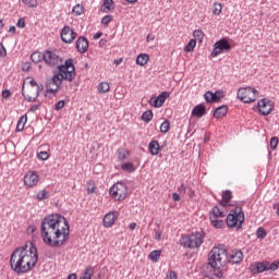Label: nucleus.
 Here are the masks:
<instances>
[{
	"mask_svg": "<svg viewBox=\"0 0 279 279\" xmlns=\"http://www.w3.org/2000/svg\"><path fill=\"white\" fill-rule=\"evenodd\" d=\"M70 228L64 216L60 214L47 215L40 223L41 239L48 247H62L69 241Z\"/></svg>",
	"mask_w": 279,
	"mask_h": 279,
	"instance_id": "obj_1",
	"label": "nucleus"
},
{
	"mask_svg": "<svg viewBox=\"0 0 279 279\" xmlns=\"http://www.w3.org/2000/svg\"><path fill=\"white\" fill-rule=\"evenodd\" d=\"M38 263V248L34 243L16 247L10 257V267L15 274H29Z\"/></svg>",
	"mask_w": 279,
	"mask_h": 279,
	"instance_id": "obj_2",
	"label": "nucleus"
},
{
	"mask_svg": "<svg viewBox=\"0 0 279 279\" xmlns=\"http://www.w3.org/2000/svg\"><path fill=\"white\" fill-rule=\"evenodd\" d=\"M59 72L54 74L46 84V97L49 93L56 95L62 87V81L72 82L75 80V65L73 59H66L64 64L58 65Z\"/></svg>",
	"mask_w": 279,
	"mask_h": 279,
	"instance_id": "obj_3",
	"label": "nucleus"
},
{
	"mask_svg": "<svg viewBox=\"0 0 279 279\" xmlns=\"http://www.w3.org/2000/svg\"><path fill=\"white\" fill-rule=\"evenodd\" d=\"M223 256L226 251L214 247L208 254V265L214 269L216 278H223Z\"/></svg>",
	"mask_w": 279,
	"mask_h": 279,
	"instance_id": "obj_4",
	"label": "nucleus"
},
{
	"mask_svg": "<svg viewBox=\"0 0 279 279\" xmlns=\"http://www.w3.org/2000/svg\"><path fill=\"white\" fill-rule=\"evenodd\" d=\"M204 239H206V232L204 230L195 231L190 234L182 235L180 239V245L185 250H199L204 245Z\"/></svg>",
	"mask_w": 279,
	"mask_h": 279,
	"instance_id": "obj_5",
	"label": "nucleus"
},
{
	"mask_svg": "<svg viewBox=\"0 0 279 279\" xmlns=\"http://www.w3.org/2000/svg\"><path fill=\"white\" fill-rule=\"evenodd\" d=\"M243 221H245V214L241 207L231 209L226 219L228 228H238V230L243 227Z\"/></svg>",
	"mask_w": 279,
	"mask_h": 279,
	"instance_id": "obj_6",
	"label": "nucleus"
},
{
	"mask_svg": "<svg viewBox=\"0 0 279 279\" xmlns=\"http://www.w3.org/2000/svg\"><path fill=\"white\" fill-rule=\"evenodd\" d=\"M109 195L116 202H123L128 198V185L124 182H117L109 189Z\"/></svg>",
	"mask_w": 279,
	"mask_h": 279,
	"instance_id": "obj_7",
	"label": "nucleus"
},
{
	"mask_svg": "<svg viewBox=\"0 0 279 279\" xmlns=\"http://www.w3.org/2000/svg\"><path fill=\"white\" fill-rule=\"evenodd\" d=\"M236 97L243 104H252L258 99V90L254 87H242L239 88Z\"/></svg>",
	"mask_w": 279,
	"mask_h": 279,
	"instance_id": "obj_8",
	"label": "nucleus"
},
{
	"mask_svg": "<svg viewBox=\"0 0 279 279\" xmlns=\"http://www.w3.org/2000/svg\"><path fill=\"white\" fill-rule=\"evenodd\" d=\"M232 49V46L228 41V39L222 38L215 43L214 50L211 51V57L217 58L220 53H223V51H230Z\"/></svg>",
	"mask_w": 279,
	"mask_h": 279,
	"instance_id": "obj_9",
	"label": "nucleus"
},
{
	"mask_svg": "<svg viewBox=\"0 0 279 279\" xmlns=\"http://www.w3.org/2000/svg\"><path fill=\"white\" fill-rule=\"evenodd\" d=\"M62 43L65 45H71L75 38H77V33L69 25H64L60 33Z\"/></svg>",
	"mask_w": 279,
	"mask_h": 279,
	"instance_id": "obj_10",
	"label": "nucleus"
},
{
	"mask_svg": "<svg viewBox=\"0 0 279 279\" xmlns=\"http://www.w3.org/2000/svg\"><path fill=\"white\" fill-rule=\"evenodd\" d=\"M257 108L262 117H269V113L274 110V102L267 98L258 100Z\"/></svg>",
	"mask_w": 279,
	"mask_h": 279,
	"instance_id": "obj_11",
	"label": "nucleus"
},
{
	"mask_svg": "<svg viewBox=\"0 0 279 279\" xmlns=\"http://www.w3.org/2000/svg\"><path fill=\"white\" fill-rule=\"evenodd\" d=\"M40 182V175L36 171H28L24 175V186L28 189H34Z\"/></svg>",
	"mask_w": 279,
	"mask_h": 279,
	"instance_id": "obj_12",
	"label": "nucleus"
},
{
	"mask_svg": "<svg viewBox=\"0 0 279 279\" xmlns=\"http://www.w3.org/2000/svg\"><path fill=\"white\" fill-rule=\"evenodd\" d=\"M44 62L48 66H58L62 60L60 59V56H58L56 52L51 50L44 51Z\"/></svg>",
	"mask_w": 279,
	"mask_h": 279,
	"instance_id": "obj_13",
	"label": "nucleus"
},
{
	"mask_svg": "<svg viewBox=\"0 0 279 279\" xmlns=\"http://www.w3.org/2000/svg\"><path fill=\"white\" fill-rule=\"evenodd\" d=\"M170 95L171 94L169 92H162L156 98H150L149 104L153 108H162V106H165V101H167Z\"/></svg>",
	"mask_w": 279,
	"mask_h": 279,
	"instance_id": "obj_14",
	"label": "nucleus"
},
{
	"mask_svg": "<svg viewBox=\"0 0 279 279\" xmlns=\"http://www.w3.org/2000/svg\"><path fill=\"white\" fill-rule=\"evenodd\" d=\"M36 94L35 97H32L29 95H25V83H23L22 85V97H24V99H26V101H28L29 104H34V101H36L38 99V97H40V93H43V90H45V86L43 84H37L36 85Z\"/></svg>",
	"mask_w": 279,
	"mask_h": 279,
	"instance_id": "obj_15",
	"label": "nucleus"
},
{
	"mask_svg": "<svg viewBox=\"0 0 279 279\" xmlns=\"http://www.w3.org/2000/svg\"><path fill=\"white\" fill-rule=\"evenodd\" d=\"M118 214L117 211H109L108 214L105 215L102 223L105 228H112L114 226V221L118 219Z\"/></svg>",
	"mask_w": 279,
	"mask_h": 279,
	"instance_id": "obj_16",
	"label": "nucleus"
},
{
	"mask_svg": "<svg viewBox=\"0 0 279 279\" xmlns=\"http://www.w3.org/2000/svg\"><path fill=\"white\" fill-rule=\"evenodd\" d=\"M76 50L78 53H86L88 51V39L84 36H80L76 40Z\"/></svg>",
	"mask_w": 279,
	"mask_h": 279,
	"instance_id": "obj_17",
	"label": "nucleus"
},
{
	"mask_svg": "<svg viewBox=\"0 0 279 279\" xmlns=\"http://www.w3.org/2000/svg\"><path fill=\"white\" fill-rule=\"evenodd\" d=\"M229 263H231L232 265H239V263H241L243 260V252L235 250L232 251L229 255Z\"/></svg>",
	"mask_w": 279,
	"mask_h": 279,
	"instance_id": "obj_18",
	"label": "nucleus"
},
{
	"mask_svg": "<svg viewBox=\"0 0 279 279\" xmlns=\"http://www.w3.org/2000/svg\"><path fill=\"white\" fill-rule=\"evenodd\" d=\"M162 147H160V143H158L157 140H153L148 144V151L150 156H158L160 154V150Z\"/></svg>",
	"mask_w": 279,
	"mask_h": 279,
	"instance_id": "obj_19",
	"label": "nucleus"
},
{
	"mask_svg": "<svg viewBox=\"0 0 279 279\" xmlns=\"http://www.w3.org/2000/svg\"><path fill=\"white\" fill-rule=\"evenodd\" d=\"M192 117H196L197 119H202L206 114V106L203 104L196 105L192 110Z\"/></svg>",
	"mask_w": 279,
	"mask_h": 279,
	"instance_id": "obj_20",
	"label": "nucleus"
},
{
	"mask_svg": "<svg viewBox=\"0 0 279 279\" xmlns=\"http://www.w3.org/2000/svg\"><path fill=\"white\" fill-rule=\"evenodd\" d=\"M248 269L251 274H263V271H266L264 262H256L251 264Z\"/></svg>",
	"mask_w": 279,
	"mask_h": 279,
	"instance_id": "obj_21",
	"label": "nucleus"
},
{
	"mask_svg": "<svg viewBox=\"0 0 279 279\" xmlns=\"http://www.w3.org/2000/svg\"><path fill=\"white\" fill-rule=\"evenodd\" d=\"M225 114H228V106H219L214 111V119H221Z\"/></svg>",
	"mask_w": 279,
	"mask_h": 279,
	"instance_id": "obj_22",
	"label": "nucleus"
},
{
	"mask_svg": "<svg viewBox=\"0 0 279 279\" xmlns=\"http://www.w3.org/2000/svg\"><path fill=\"white\" fill-rule=\"evenodd\" d=\"M117 156H118V160L123 162V160H128V158H130V151H128V149L125 148H119L117 150Z\"/></svg>",
	"mask_w": 279,
	"mask_h": 279,
	"instance_id": "obj_23",
	"label": "nucleus"
},
{
	"mask_svg": "<svg viewBox=\"0 0 279 279\" xmlns=\"http://www.w3.org/2000/svg\"><path fill=\"white\" fill-rule=\"evenodd\" d=\"M209 217H214L216 219H219V218L222 219L223 217H226V214H223V211L219 208V206H214Z\"/></svg>",
	"mask_w": 279,
	"mask_h": 279,
	"instance_id": "obj_24",
	"label": "nucleus"
},
{
	"mask_svg": "<svg viewBox=\"0 0 279 279\" xmlns=\"http://www.w3.org/2000/svg\"><path fill=\"white\" fill-rule=\"evenodd\" d=\"M31 60L32 62H35V64H38V62H43L45 60V52H38L35 51L31 54Z\"/></svg>",
	"mask_w": 279,
	"mask_h": 279,
	"instance_id": "obj_25",
	"label": "nucleus"
},
{
	"mask_svg": "<svg viewBox=\"0 0 279 279\" xmlns=\"http://www.w3.org/2000/svg\"><path fill=\"white\" fill-rule=\"evenodd\" d=\"M147 62H149V54L137 56L136 64H138L140 66H145V64H147Z\"/></svg>",
	"mask_w": 279,
	"mask_h": 279,
	"instance_id": "obj_26",
	"label": "nucleus"
},
{
	"mask_svg": "<svg viewBox=\"0 0 279 279\" xmlns=\"http://www.w3.org/2000/svg\"><path fill=\"white\" fill-rule=\"evenodd\" d=\"M122 171H126V173H134L136 171V167L132 162H124L121 165Z\"/></svg>",
	"mask_w": 279,
	"mask_h": 279,
	"instance_id": "obj_27",
	"label": "nucleus"
},
{
	"mask_svg": "<svg viewBox=\"0 0 279 279\" xmlns=\"http://www.w3.org/2000/svg\"><path fill=\"white\" fill-rule=\"evenodd\" d=\"M95 269L93 268V266H87L84 270V276L80 279H93Z\"/></svg>",
	"mask_w": 279,
	"mask_h": 279,
	"instance_id": "obj_28",
	"label": "nucleus"
},
{
	"mask_svg": "<svg viewBox=\"0 0 279 279\" xmlns=\"http://www.w3.org/2000/svg\"><path fill=\"white\" fill-rule=\"evenodd\" d=\"M25 123H27V116H22L17 122L16 132H23Z\"/></svg>",
	"mask_w": 279,
	"mask_h": 279,
	"instance_id": "obj_29",
	"label": "nucleus"
},
{
	"mask_svg": "<svg viewBox=\"0 0 279 279\" xmlns=\"http://www.w3.org/2000/svg\"><path fill=\"white\" fill-rule=\"evenodd\" d=\"M154 119V112L151 110H147L142 114V121L145 123H149Z\"/></svg>",
	"mask_w": 279,
	"mask_h": 279,
	"instance_id": "obj_30",
	"label": "nucleus"
},
{
	"mask_svg": "<svg viewBox=\"0 0 279 279\" xmlns=\"http://www.w3.org/2000/svg\"><path fill=\"white\" fill-rule=\"evenodd\" d=\"M38 202H43L44 199H49V192L47 190H40L36 195Z\"/></svg>",
	"mask_w": 279,
	"mask_h": 279,
	"instance_id": "obj_31",
	"label": "nucleus"
},
{
	"mask_svg": "<svg viewBox=\"0 0 279 279\" xmlns=\"http://www.w3.org/2000/svg\"><path fill=\"white\" fill-rule=\"evenodd\" d=\"M209 221L211 226L217 229L222 228L223 226V220H219L218 218L215 217H209Z\"/></svg>",
	"mask_w": 279,
	"mask_h": 279,
	"instance_id": "obj_32",
	"label": "nucleus"
},
{
	"mask_svg": "<svg viewBox=\"0 0 279 279\" xmlns=\"http://www.w3.org/2000/svg\"><path fill=\"white\" fill-rule=\"evenodd\" d=\"M108 90H110V84L108 82H101L98 85V93L106 94Z\"/></svg>",
	"mask_w": 279,
	"mask_h": 279,
	"instance_id": "obj_33",
	"label": "nucleus"
},
{
	"mask_svg": "<svg viewBox=\"0 0 279 279\" xmlns=\"http://www.w3.org/2000/svg\"><path fill=\"white\" fill-rule=\"evenodd\" d=\"M161 134H167V132H169V130H171V123L166 120L161 123L160 128H159Z\"/></svg>",
	"mask_w": 279,
	"mask_h": 279,
	"instance_id": "obj_34",
	"label": "nucleus"
},
{
	"mask_svg": "<svg viewBox=\"0 0 279 279\" xmlns=\"http://www.w3.org/2000/svg\"><path fill=\"white\" fill-rule=\"evenodd\" d=\"M73 14H75V16H82V14H84V5L82 4H76L73 7L72 9Z\"/></svg>",
	"mask_w": 279,
	"mask_h": 279,
	"instance_id": "obj_35",
	"label": "nucleus"
},
{
	"mask_svg": "<svg viewBox=\"0 0 279 279\" xmlns=\"http://www.w3.org/2000/svg\"><path fill=\"white\" fill-rule=\"evenodd\" d=\"M196 45H197V41L195 39H190V41L184 48V51H186V53H191V51L195 49Z\"/></svg>",
	"mask_w": 279,
	"mask_h": 279,
	"instance_id": "obj_36",
	"label": "nucleus"
},
{
	"mask_svg": "<svg viewBox=\"0 0 279 279\" xmlns=\"http://www.w3.org/2000/svg\"><path fill=\"white\" fill-rule=\"evenodd\" d=\"M160 254H161L160 251L155 250V251L150 252V254L148 255V258L150 260H154V263H158V260L160 259Z\"/></svg>",
	"mask_w": 279,
	"mask_h": 279,
	"instance_id": "obj_37",
	"label": "nucleus"
},
{
	"mask_svg": "<svg viewBox=\"0 0 279 279\" xmlns=\"http://www.w3.org/2000/svg\"><path fill=\"white\" fill-rule=\"evenodd\" d=\"M256 236L257 239H260V241H263V239L267 238V230H265V228L263 227L257 228Z\"/></svg>",
	"mask_w": 279,
	"mask_h": 279,
	"instance_id": "obj_38",
	"label": "nucleus"
},
{
	"mask_svg": "<svg viewBox=\"0 0 279 279\" xmlns=\"http://www.w3.org/2000/svg\"><path fill=\"white\" fill-rule=\"evenodd\" d=\"M213 97H214V104H219V101H221V99H223V92L216 90L215 93H213Z\"/></svg>",
	"mask_w": 279,
	"mask_h": 279,
	"instance_id": "obj_39",
	"label": "nucleus"
},
{
	"mask_svg": "<svg viewBox=\"0 0 279 279\" xmlns=\"http://www.w3.org/2000/svg\"><path fill=\"white\" fill-rule=\"evenodd\" d=\"M26 8H38V0H21Z\"/></svg>",
	"mask_w": 279,
	"mask_h": 279,
	"instance_id": "obj_40",
	"label": "nucleus"
},
{
	"mask_svg": "<svg viewBox=\"0 0 279 279\" xmlns=\"http://www.w3.org/2000/svg\"><path fill=\"white\" fill-rule=\"evenodd\" d=\"M221 10H223V5H221V3H214L213 14H215V16H219V14H221Z\"/></svg>",
	"mask_w": 279,
	"mask_h": 279,
	"instance_id": "obj_41",
	"label": "nucleus"
},
{
	"mask_svg": "<svg viewBox=\"0 0 279 279\" xmlns=\"http://www.w3.org/2000/svg\"><path fill=\"white\" fill-rule=\"evenodd\" d=\"M222 199L223 202H226V204H228L230 199H232V191L226 190L225 192H222Z\"/></svg>",
	"mask_w": 279,
	"mask_h": 279,
	"instance_id": "obj_42",
	"label": "nucleus"
},
{
	"mask_svg": "<svg viewBox=\"0 0 279 279\" xmlns=\"http://www.w3.org/2000/svg\"><path fill=\"white\" fill-rule=\"evenodd\" d=\"M204 99L207 104H215L213 92L208 90L204 94Z\"/></svg>",
	"mask_w": 279,
	"mask_h": 279,
	"instance_id": "obj_43",
	"label": "nucleus"
},
{
	"mask_svg": "<svg viewBox=\"0 0 279 279\" xmlns=\"http://www.w3.org/2000/svg\"><path fill=\"white\" fill-rule=\"evenodd\" d=\"M278 143H279V140L277 136L271 137L270 138V149H272V150L278 149Z\"/></svg>",
	"mask_w": 279,
	"mask_h": 279,
	"instance_id": "obj_44",
	"label": "nucleus"
},
{
	"mask_svg": "<svg viewBox=\"0 0 279 279\" xmlns=\"http://www.w3.org/2000/svg\"><path fill=\"white\" fill-rule=\"evenodd\" d=\"M112 3H114L113 0H104L102 12H108Z\"/></svg>",
	"mask_w": 279,
	"mask_h": 279,
	"instance_id": "obj_45",
	"label": "nucleus"
},
{
	"mask_svg": "<svg viewBox=\"0 0 279 279\" xmlns=\"http://www.w3.org/2000/svg\"><path fill=\"white\" fill-rule=\"evenodd\" d=\"M37 158H39V160H49V153H47V151H39L37 154Z\"/></svg>",
	"mask_w": 279,
	"mask_h": 279,
	"instance_id": "obj_46",
	"label": "nucleus"
},
{
	"mask_svg": "<svg viewBox=\"0 0 279 279\" xmlns=\"http://www.w3.org/2000/svg\"><path fill=\"white\" fill-rule=\"evenodd\" d=\"M111 22H112V15H105L101 19V24L102 25H110Z\"/></svg>",
	"mask_w": 279,
	"mask_h": 279,
	"instance_id": "obj_47",
	"label": "nucleus"
},
{
	"mask_svg": "<svg viewBox=\"0 0 279 279\" xmlns=\"http://www.w3.org/2000/svg\"><path fill=\"white\" fill-rule=\"evenodd\" d=\"M65 104H66V102H65L64 100H59V101L54 105V110H57V111L62 110V108H64Z\"/></svg>",
	"mask_w": 279,
	"mask_h": 279,
	"instance_id": "obj_48",
	"label": "nucleus"
},
{
	"mask_svg": "<svg viewBox=\"0 0 279 279\" xmlns=\"http://www.w3.org/2000/svg\"><path fill=\"white\" fill-rule=\"evenodd\" d=\"M8 56V51L5 50V46H3V43H0V57L5 58Z\"/></svg>",
	"mask_w": 279,
	"mask_h": 279,
	"instance_id": "obj_49",
	"label": "nucleus"
},
{
	"mask_svg": "<svg viewBox=\"0 0 279 279\" xmlns=\"http://www.w3.org/2000/svg\"><path fill=\"white\" fill-rule=\"evenodd\" d=\"M12 97V92L10 89L2 90V99H10Z\"/></svg>",
	"mask_w": 279,
	"mask_h": 279,
	"instance_id": "obj_50",
	"label": "nucleus"
},
{
	"mask_svg": "<svg viewBox=\"0 0 279 279\" xmlns=\"http://www.w3.org/2000/svg\"><path fill=\"white\" fill-rule=\"evenodd\" d=\"M193 36H194L195 38H202V37L204 36V32H202V29H195V31L193 32Z\"/></svg>",
	"mask_w": 279,
	"mask_h": 279,
	"instance_id": "obj_51",
	"label": "nucleus"
},
{
	"mask_svg": "<svg viewBox=\"0 0 279 279\" xmlns=\"http://www.w3.org/2000/svg\"><path fill=\"white\" fill-rule=\"evenodd\" d=\"M178 191L180 192L181 195H185L186 194V185H184V183H182L179 187Z\"/></svg>",
	"mask_w": 279,
	"mask_h": 279,
	"instance_id": "obj_52",
	"label": "nucleus"
},
{
	"mask_svg": "<svg viewBox=\"0 0 279 279\" xmlns=\"http://www.w3.org/2000/svg\"><path fill=\"white\" fill-rule=\"evenodd\" d=\"M167 279H178V275L175 274V271L170 270L167 275Z\"/></svg>",
	"mask_w": 279,
	"mask_h": 279,
	"instance_id": "obj_53",
	"label": "nucleus"
},
{
	"mask_svg": "<svg viewBox=\"0 0 279 279\" xmlns=\"http://www.w3.org/2000/svg\"><path fill=\"white\" fill-rule=\"evenodd\" d=\"M16 26L23 29V27H25V19L24 17L19 19Z\"/></svg>",
	"mask_w": 279,
	"mask_h": 279,
	"instance_id": "obj_54",
	"label": "nucleus"
},
{
	"mask_svg": "<svg viewBox=\"0 0 279 279\" xmlns=\"http://www.w3.org/2000/svg\"><path fill=\"white\" fill-rule=\"evenodd\" d=\"M37 110H40V104H37V105H33L28 112H36Z\"/></svg>",
	"mask_w": 279,
	"mask_h": 279,
	"instance_id": "obj_55",
	"label": "nucleus"
},
{
	"mask_svg": "<svg viewBox=\"0 0 279 279\" xmlns=\"http://www.w3.org/2000/svg\"><path fill=\"white\" fill-rule=\"evenodd\" d=\"M269 268H270V271H278V264L274 262L270 264Z\"/></svg>",
	"mask_w": 279,
	"mask_h": 279,
	"instance_id": "obj_56",
	"label": "nucleus"
},
{
	"mask_svg": "<svg viewBox=\"0 0 279 279\" xmlns=\"http://www.w3.org/2000/svg\"><path fill=\"white\" fill-rule=\"evenodd\" d=\"M172 199H173V202H180L182 198L180 197V194L172 193Z\"/></svg>",
	"mask_w": 279,
	"mask_h": 279,
	"instance_id": "obj_57",
	"label": "nucleus"
},
{
	"mask_svg": "<svg viewBox=\"0 0 279 279\" xmlns=\"http://www.w3.org/2000/svg\"><path fill=\"white\" fill-rule=\"evenodd\" d=\"M46 256H47L48 258H56V252L47 251Z\"/></svg>",
	"mask_w": 279,
	"mask_h": 279,
	"instance_id": "obj_58",
	"label": "nucleus"
},
{
	"mask_svg": "<svg viewBox=\"0 0 279 279\" xmlns=\"http://www.w3.org/2000/svg\"><path fill=\"white\" fill-rule=\"evenodd\" d=\"M22 69H23V71H29L32 69V64L26 62L23 64Z\"/></svg>",
	"mask_w": 279,
	"mask_h": 279,
	"instance_id": "obj_59",
	"label": "nucleus"
},
{
	"mask_svg": "<svg viewBox=\"0 0 279 279\" xmlns=\"http://www.w3.org/2000/svg\"><path fill=\"white\" fill-rule=\"evenodd\" d=\"M264 267H265V270L266 271H270L271 270V263H269V262H264Z\"/></svg>",
	"mask_w": 279,
	"mask_h": 279,
	"instance_id": "obj_60",
	"label": "nucleus"
},
{
	"mask_svg": "<svg viewBox=\"0 0 279 279\" xmlns=\"http://www.w3.org/2000/svg\"><path fill=\"white\" fill-rule=\"evenodd\" d=\"M101 36H104V33L98 32L94 35V40H99V38H101Z\"/></svg>",
	"mask_w": 279,
	"mask_h": 279,
	"instance_id": "obj_61",
	"label": "nucleus"
},
{
	"mask_svg": "<svg viewBox=\"0 0 279 279\" xmlns=\"http://www.w3.org/2000/svg\"><path fill=\"white\" fill-rule=\"evenodd\" d=\"M189 196L190 199H193V197H195V191H193V189H190Z\"/></svg>",
	"mask_w": 279,
	"mask_h": 279,
	"instance_id": "obj_62",
	"label": "nucleus"
},
{
	"mask_svg": "<svg viewBox=\"0 0 279 279\" xmlns=\"http://www.w3.org/2000/svg\"><path fill=\"white\" fill-rule=\"evenodd\" d=\"M29 85H31L32 87H34V86H38V83L36 82V80L32 78V80L29 81Z\"/></svg>",
	"mask_w": 279,
	"mask_h": 279,
	"instance_id": "obj_63",
	"label": "nucleus"
},
{
	"mask_svg": "<svg viewBox=\"0 0 279 279\" xmlns=\"http://www.w3.org/2000/svg\"><path fill=\"white\" fill-rule=\"evenodd\" d=\"M68 279H77V275L76 274H70L68 276Z\"/></svg>",
	"mask_w": 279,
	"mask_h": 279,
	"instance_id": "obj_64",
	"label": "nucleus"
}]
</instances>
